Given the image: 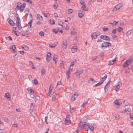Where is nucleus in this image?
<instances>
[{"label": "nucleus", "mask_w": 133, "mask_h": 133, "mask_svg": "<svg viewBox=\"0 0 133 133\" xmlns=\"http://www.w3.org/2000/svg\"><path fill=\"white\" fill-rule=\"evenodd\" d=\"M133 61V57H130L128 60H127L126 62L124 63L123 67H127L129 64H130Z\"/></svg>", "instance_id": "nucleus-3"}, {"label": "nucleus", "mask_w": 133, "mask_h": 133, "mask_svg": "<svg viewBox=\"0 0 133 133\" xmlns=\"http://www.w3.org/2000/svg\"><path fill=\"white\" fill-rule=\"evenodd\" d=\"M117 22L116 21H114L113 22V23H111L110 24L112 25H115L117 24Z\"/></svg>", "instance_id": "nucleus-50"}, {"label": "nucleus", "mask_w": 133, "mask_h": 133, "mask_svg": "<svg viewBox=\"0 0 133 133\" xmlns=\"http://www.w3.org/2000/svg\"><path fill=\"white\" fill-rule=\"evenodd\" d=\"M100 38L101 39L107 41H110V39L109 37L108 36L104 35H101L100 36Z\"/></svg>", "instance_id": "nucleus-8"}, {"label": "nucleus", "mask_w": 133, "mask_h": 133, "mask_svg": "<svg viewBox=\"0 0 133 133\" xmlns=\"http://www.w3.org/2000/svg\"><path fill=\"white\" fill-rule=\"evenodd\" d=\"M29 65L32 67V68L33 69H35V68L33 66L34 64L31 61L29 62Z\"/></svg>", "instance_id": "nucleus-34"}, {"label": "nucleus", "mask_w": 133, "mask_h": 133, "mask_svg": "<svg viewBox=\"0 0 133 133\" xmlns=\"http://www.w3.org/2000/svg\"><path fill=\"white\" fill-rule=\"evenodd\" d=\"M32 22V20H31L28 23V26L29 28H30L31 27Z\"/></svg>", "instance_id": "nucleus-25"}, {"label": "nucleus", "mask_w": 133, "mask_h": 133, "mask_svg": "<svg viewBox=\"0 0 133 133\" xmlns=\"http://www.w3.org/2000/svg\"><path fill=\"white\" fill-rule=\"evenodd\" d=\"M81 9L82 10L84 11H87L88 9V8L85 6V5H83L81 7Z\"/></svg>", "instance_id": "nucleus-23"}, {"label": "nucleus", "mask_w": 133, "mask_h": 133, "mask_svg": "<svg viewBox=\"0 0 133 133\" xmlns=\"http://www.w3.org/2000/svg\"><path fill=\"white\" fill-rule=\"evenodd\" d=\"M12 31L14 33V32H16V31H16V29L14 28V27H12Z\"/></svg>", "instance_id": "nucleus-53"}, {"label": "nucleus", "mask_w": 133, "mask_h": 133, "mask_svg": "<svg viewBox=\"0 0 133 133\" xmlns=\"http://www.w3.org/2000/svg\"><path fill=\"white\" fill-rule=\"evenodd\" d=\"M65 122V124L66 125H68L70 123V115H68L66 116Z\"/></svg>", "instance_id": "nucleus-9"}, {"label": "nucleus", "mask_w": 133, "mask_h": 133, "mask_svg": "<svg viewBox=\"0 0 133 133\" xmlns=\"http://www.w3.org/2000/svg\"><path fill=\"white\" fill-rule=\"evenodd\" d=\"M64 62L63 61H62L61 62L60 64V67L62 68H64Z\"/></svg>", "instance_id": "nucleus-31"}, {"label": "nucleus", "mask_w": 133, "mask_h": 133, "mask_svg": "<svg viewBox=\"0 0 133 133\" xmlns=\"http://www.w3.org/2000/svg\"><path fill=\"white\" fill-rule=\"evenodd\" d=\"M34 104L32 103H31V104L30 106V109L31 110H32L34 108Z\"/></svg>", "instance_id": "nucleus-37"}, {"label": "nucleus", "mask_w": 133, "mask_h": 133, "mask_svg": "<svg viewBox=\"0 0 133 133\" xmlns=\"http://www.w3.org/2000/svg\"><path fill=\"white\" fill-rule=\"evenodd\" d=\"M97 36L96 32L93 33L91 35V37L92 39L96 38Z\"/></svg>", "instance_id": "nucleus-19"}, {"label": "nucleus", "mask_w": 133, "mask_h": 133, "mask_svg": "<svg viewBox=\"0 0 133 133\" xmlns=\"http://www.w3.org/2000/svg\"><path fill=\"white\" fill-rule=\"evenodd\" d=\"M70 114H72L74 112L75 110V109L74 108H71L70 105Z\"/></svg>", "instance_id": "nucleus-24"}, {"label": "nucleus", "mask_w": 133, "mask_h": 133, "mask_svg": "<svg viewBox=\"0 0 133 133\" xmlns=\"http://www.w3.org/2000/svg\"><path fill=\"white\" fill-rule=\"evenodd\" d=\"M27 2L31 4H32L34 3V2L31 0H28V1Z\"/></svg>", "instance_id": "nucleus-54"}, {"label": "nucleus", "mask_w": 133, "mask_h": 133, "mask_svg": "<svg viewBox=\"0 0 133 133\" xmlns=\"http://www.w3.org/2000/svg\"><path fill=\"white\" fill-rule=\"evenodd\" d=\"M5 97L7 98H10L11 97V95L9 93H6L5 94Z\"/></svg>", "instance_id": "nucleus-29"}, {"label": "nucleus", "mask_w": 133, "mask_h": 133, "mask_svg": "<svg viewBox=\"0 0 133 133\" xmlns=\"http://www.w3.org/2000/svg\"><path fill=\"white\" fill-rule=\"evenodd\" d=\"M22 48L25 50H28L29 49L28 47L27 46H25L23 47H22Z\"/></svg>", "instance_id": "nucleus-51"}, {"label": "nucleus", "mask_w": 133, "mask_h": 133, "mask_svg": "<svg viewBox=\"0 0 133 133\" xmlns=\"http://www.w3.org/2000/svg\"><path fill=\"white\" fill-rule=\"evenodd\" d=\"M107 75L105 74L104 75V76L103 77H102V78H103V79H104V80H105V79H106L107 78Z\"/></svg>", "instance_id": "nucleus-63"}, {"label": "nucleus", "mask_w": 133, "mask_h": 133, "mask_svg": "<svg viewBox=\"0 0 133 133\" xmlns=\"http://www.w3.org/2000/svg\"><path fill=\"white\" fill-rule=\"evenodd\" d=\"M72 30L71 31V34L73 35H75L76 33V30L75 28H73Z\"/></svg>", "instance_id": "nucleus-26"}, {"label": "nucleus", "mask_w": 133, "mask_h": 133, "mask_svg": "<svg viewBox=\"0 0 133 133\" xmlns=\"http://www.w3.org/2000/svg\"><path fill=\"white\" fill-rule=\"evenodd\" d=\"M84 14V12L82 11L81 12H79L78 13V16L79 17L81 18L83 17Z\"/></svg>", "instance_id": "nucleus-21"}, {"label": "nucleus", "mask_w": 133, "mask_h": 133, "mask_svg": "<svg viewBox=\"0 0 133 133\" xmlns=\"http://www.w3.org/2000/svg\"><path fill=\"white\" fill-rule=\"evenodd\" d=\"M122 29H123L120 26H119L117 28V30L119 32H121Z\"/></svg>", "instance_id": "nucleus-48"}, {"label": "nucleus", "mask_w": 133, "mask_h": 133, "mask_svg": "<svg viewBox=\"0 0 133 133\" xmlns=\"http://www.w3.org/2000/svg\"><path fill=\"white\" fill-rule=\"evenodd\" d=\"M94 125L92 124H82V123L81 122L79 124L78 128H82L86 131H88L89 130L91 132H93L94 128Z\"/></svg>", "instance_id": "nucleus-1"}, {"label": "nucleus", "mask_w": 133, "mask_h": 133, "mask_svg": "<svg viewBox=\"0 0 133 133\" xmlns=\"http://www.w3.org/2000/svg\"><path fill=\"white\" fill-rule=\"evenodd\" d=\"M76 61V59H75L74 60V61L71 62V64H70V66L69 67H73V65H74V62H75Z\"/></svg>", "instance_id": "nucleus-32"}, {"label": "nucleus", "mask_w": 133, "mask_h": 133, "mask_svg": "<svg viewBox=\"0 0 133 133\" xmlns=\"http://www.w3.org/2000/svg\"><path fill=\"white\" fill-rule=\"evenodd\" d=\"M52 31L53 32H55V34H56L58 32L57 30L56 29H54Z\"/></svg>", "instance_id": "nucleus-59"}, {"label": "nucleus", "mask_w": 133, "mask_h": 133, "mask_svg": "<svg viewBox=\"0 0 133 133\" xmlns=\"http://www.w3.org/2000/svg\"><path fill=\"white\" fill-rule=\"evenodd\" d=\"M19 52L20 53V54H22L24 55V54H25V53L24 52V51L23 50L22 51H19Z\"/></svg>", "instance_id": "nucleus-57"}, {"label": "nucleus", "mask_w": 133, "mask_h": 133, "mask_svg": "<svg viewBox=\"0 0 133 133\" xmlns=\"http://www.w3.org/2000/svg\"><path fill=\"white\" fill-rule=\"evenodd\" d=\"M29 9L28 8H26L24 11L26 14H28L29 12Z\"/></svg>", "instance_id": "nucleus-30"}, {"label": "nucleus", "mask_w": 133, "mask_h": 133, "mask_svg": "<svg viewBox=\"0 0 133 133\" xmlns=\"http://www.w3.org/2000/svg\"><path fill=\"white\" fill-rule=\"evenodd\" d=\"M16 47L15 45H12V46L11 49L13 50V51H15V50L16 49Z\"/></svg>", "instance_id": "nucleus-49"}, {"label": "nucleus", "mask_w": 133, "mask_h": 133, "mask_svg": "<svg viewBox=\"0 0 133 133\" xmlns=\"http://www.w3.org/2000/svg\"><path fill=\"white\" fill-rule=\"evenodd\" d=\"M116 29H113L112 31V33L114 34H115L116 32Z\"/></svg>", "instance_id": "nucleus-60"}, {"label": "nucleus", "mask_w": 133, "mask_h": 133, "mask_svg": "<svg viewBox=\"0 0 133 133\" xmlns=\"http://www.w3.org/2000/svg\"><path fill=\"white\" fill-rule=\"evenodd\" d=\"M111 45V44L110 43L104 42L102 43L101 45V46L102 47V49H103V48L104 47L107 48L108 47L110 46Z\"/></svg>", "instance_id": "nucleus-5"}, {"label": "nucleus", "mask_w": 133, "mask_h": 133, "mask_svg": "<svg viewBox=\"0 0 133 133\" xmlns=\"http://www.w3.org/2000/svg\"><path fill=\"white\" fill-rule=\"evenodd\" d=\"M33 83L35 85H37L38 84V81L36 79H35L33 80Z\"/></svg>", "instance_id": "nucleus-35"}, {"label": "nucleus", "mask_w": 133, "mask_h": 133, "mask_svg": "<svg viewBox=\"0 0 133 133\" xmlns=\"http://www.w3.org/2000/svg\"><path fill=\"white\" fill-rule=\"evenodd\" d=\"M114 103L117 105H119L121 104L122 102L119 99H116L114 102Z\"/></svg>", "instance_id": "nucleus-16"}, {"label": "nucleus", "mask_w": 133, "mask_h": 133, "mask_svg": "<svg viewBox=\"0 0 133 133\" xmlns=\"http://www.w3.org/2000/svg\"><path fill=\"white\" fill-rule=\"evenodd\" d=\"M16 16V25L17 26L18 30H20L22 28L21 24L20 19L18 16Z\"/></svg>", "instance_id": "nucleus-2"}, {"label": "nucleus", "mask_w": 133, "mask_h": 133, "mask_svg": "<svg viewBox=\"0 0 133 133\" xmlns=\"http://www.w3.org/2000/svg\"><path fill=\"white\" fill-rule=\"evenodd\" d=\"M114 60H112V61H110L108 64L109 65H113L114 63Z\"/></svg>", "instance_id": "nucleus-33"}, {"label": "nucleus", "mask_w": 133, "mask_h": 133, "mask_svg": "<svg viewBox=\"0 0 133 133\" xmlns=\"http://www.w3.org/2000/svg\"><path fill=\"white\" fill-rule=\"evenodd\" d=\"M50 23L51 24H55V22L53 20H50L49 21Z\"/></svg>", "instance_id": "nucleus-47"}, {"label": "nucleus", "mask_w": 133, "mask_h": 133, "mask_svg": "<svg viewBox=\"0 0 133 133\" xmlns=\"http://www.w3.org/2000/svg\"><path fill=\"white\" fill-rule=\"evenodd\" d=\"M108 30V28H105L104 27L103 28V30L104 31H106L107 30Z\"/></svg>", "instance_id": "nucleus-64"}, {"label": "nucleus", "mask_w": 133, "mask_h": 133, "mask_svg": "<svg viewBox=\"0 0 133 133\" xmlns=\"http://www.w3.org/2000/svg\"><path fill=\"white\" fill-rule=\"evenodd\" d=\"M41 72L42 75L44 74L45 72V70L44 68L42 69L41 70Z\"/></svg>", "instance_id": "nucleus-38"}, {"label": "nucleus", "mask_w": 133, "mask_h": 133, "mask_svg": "<svg viewBox=\"0 0 133 133\" xmlns=\"http://www.w3.org/2000/svg\"><path fill=\"white\" fill-rule=\"evenodd\" d=\"M89 100V98H88L87 99V100L86 102L83 103V104L82 105V107H84V106L86 104H87V102H88V101Z\"/></svg>", "instance_id": "nucleus-46"}, {"label": "nucleus", "mask_w": 133, "mask_h": 133, "mask_svg": "<svg viewBox=\"0 0 133 133\" xmlns=\"http://www.w3.org/2000/svg\"><path fill=\"white\" fill-rule=\"evenodd\" d=\"M53 88V87H52L51 89H50V88L49 89V93L48 94V96H49V95L51 94V91H52V90Z\"/></svg>", "instance_id": "nucleus-42"}, {"label": "nucleus", "mask_w": 133, "mask_h": 133, "mask_svg": "<svg viewBox=\"0 0 133 133\" xmlns=\"http://www.w3.org/2000/svg\"><path fill=\"white\" fill-rule=\"evenodd\" d=\"M73 69V67H69L68 68L66 73V75L68 79H69L70 74V72L72 71Z\"/></svg>", "instance_id": "nucleus-6"}, {"label": "nucleus", "mask_w": 133, "mask_h": 133, "mask_svg": "<svg viewBox=\"0 0 133 133\" xmlns=\"http://www.w3.org/2000/svg\"><path fill=\"white\" fill-rule=\"evenodd\" d=\"M4 130L3 129H0V133H4Z\"/></svg>", "instance_id": "nucleus-61"}, {"label": "nucleus", "mask_w": 133, "mask_h": 133, "mask_svg": "<svg viewBox=\"0 0 133 133\" xmlns=\"http://www.w3.org/2000/svg\"><path fill=\"white\" fill-rule=\"evenodd\" d=\"M83 70H77L76 72V76L79 77V75L83 72Z\"/></svg>", "instance_id": "nucleus-11"}, {"label": "nucleus", "mask_w": 133, "mask_h": 133, "mask_svg": "<svg viewBox=\"0 0 133 133\" xmlns=\"http://www.w3.org/2000/svg\"><path fill=\"white\" fill-rule=\"evenodd\" d=\"M122 6V3H120L116 5L115 6V8L116 9V10H117L119 9Z\"/></svg>", "instance_id": "nucleus-20"}, {"label": "nucleus", "mask_w": 133, "mask_h": 133, "mask_svg": "<svg viewBox=\"0 0 133 133\" xmlns=\"http://www.w3.org/2000/svg\"><path fill=\"white\" fill-rule=\"evenodd\" d=\"M39 35L41 36H43L44 35V33L43 31H40L39 33Z\"/></svg>", "instance_id": "nucleus-45"}, {"label": "nucleus", "mask_w": 133, "mask_h": 133, "mask_svg": "<svg viewBox=\"0 0 133 133\" xmlns=\"http://www.w3.org/2000/svg\"><path fill=\"white\" fill-rule=\"evenodd\" d=\"M73 10L71 9H69L68 10V12L69 14H71L73 12Z\"/></svg>", "instance_id": "nucleus-39"}, {"label": "nucleus", "mask_w": 133, "mask_h": 133, "mask_svg": "<svg viewBox=\"0 0 133 133\" xmlns=\"http://www.w3.org/2000/svg\"><path fill=\"white\" fill-rule=\"evenodd\" d=\"M8 22L9 24L11 26H14L15 25V23L14 21L11 19L9 18L8 19Z\"/></svg>", "instance_id": "nucleus-12"}, {"label": "nucleus", "mask_w": 133, "mask_h": 133, "mask_svg": "<svg viewBox=\"0 0 133 133\" xmlns=\"http://www.w3.org/2000/svg\"><path fill=\"white\" fill-rule=\"evenodd\" d=\"M77 47L76 46H72L71 48L72 52L74 53L77 51Z\"/></svg>", "instance_id": "nucleus-14"}, {"label": "nucleus", "mask_w": 133, "mask_h": 133, "mask_svg": "<svg viewBox=\"0 0 133 133\" xmlns=\"http://www.w3.org/2000/svg\"><path fill=\"white\" fill-rule=\"evenodd\" d=\"M36 17L37 19L41 21H42L43 20L42 16L39 14H37Z\"/></svg>", "instance_id": "nucleus-17"}, {"label": "nucleus", "mask_w": 133, "mask_h": 133, "mask_svg": "<svg viewBox=\"0 0 133 133\" xmlns=\"http://www.w3.org/2000/svg\"><path fill=\"white\" fill-rule=\"evenodd\" d=\"M122 85V83L119 82H118L117 85L114 87L113 88L115 89V90L116 91H118L120 89V87H121Z\"/></svg>", "instance_id": "nucleus-7"}, {"label": "nucleus", "mask_w": 133, "mask_h": 133, "mask_svg": "<svg viewBox=\"0 0 133 133\" xmlns=\"http://www.w3.org/2000/svg\"><path fill=\"white\" fill-rule=\"evenodd\" d=\"M67 45V41L66 40H64L63 41V44H62V46L65 49H66Z\"/></svg>", "instance_id": "nucleus-18"}, {"label": "nucleus", "mask_w": 133, "mask_h": 133, "mask_svg": "<svg viewBox=\"0 0 133 133\" xmlns=\"http://www.w3.org/2000/svg\"><path fill=\"white\" fill-rule=\"evenodd\" d=\"M14 33L17 36L19 35V32L18 31H16V32H14Z\"/></svg>", "instance_id": "nucleus-62"}, {"label": "nucleus", "mask_w": 133, "mask_h": 133, "mask_svg": "<svg viewBox=\"0 0 133 133\" xmlns=\"http://www.w3.org/2000/svg\"><path fill=\"white\" fill-rule=\"evenodd\" d=\"M97 57H98L97 56H94L92 57V59L93 61H94L97 58Z\"/></svg>", "instance_id": "nucleus-56"}, {"label": "nucleus", "mask_w": 133, "mask_h": 133, "mask_svg": "<svg viewBox=\"0 0 133 133\" xmlns=\"http://www.w3.org/2000/svg\"><path fill=\"white\" fill-rule=\"evenodd\" d=\"M57 58L56 57V55L54 56L53 58V61H54L55 63V64H56V63L57 62Z\"/></svg>", "instance_id": "nucleus-28"}, {"label": "nucleus", "mask_w": 133, "mask_h": 133, "mask_svg": "<svg viewBox=\"0 0 133 133\" xmlns=\"http://www.w3.org/2000/svg\"><path fill=\"white\" fill-rule=\"evenodd\" d=\"M51 54L50 52L48 53L46 56V60L47 62H49L51 59Z\"/></svg>", "instance_id": "nucleus-10"}, {"label": "nucleus", "mask_w": 133, "mask_h": 133, "mask_svg": "<svg viewBox=\"0 0 133 133\" xmlns=\"http://www.w3.org/2000/svg\"><path fill=\"white\" fill-rule=\"evenodd\" d=\"M109 82H108L107 84L105 85V86L104 87V90L105 91V89L106 88H109Z\"/></svg>", "instance_id": "nucleus-41"}, {"label": "nucleus", "mask_w": 133, "mask_h": 133, "mask_svg": "<svg viewBox=\"0 0 133 133\" xmlns=\"http://www.w3.org/2000/svg\"><path fill=\"white\" fill-rule=\"evenodd\" d=\"M27 90L29 92V94L31 95H32L33 92V91H32V90L30 88H28L27 89Z\"/></svg>", "instance_id": "nucleus-27"}, {"label": "nucleus", "mask_w": 133, "mask_h": 133, "mask_svg": "<svg viewBox=\"0 0 133 133\" xmlns=\"http://www.w3.org/2000/svg\"><path fill=\"white\" fill-rule=\"evenodd\" d=\"M63 22L60 20H59L58 21V24L62 26H63Z\"/></svg>", "instance_id": "nucleus-36"}, {"label": "nucleus", "mask_w": 133, "mask_h": 133, "mask_svg": "<svg viewBox=\"0 0 133 133\" xmlns=\"http://www.w3.org/2000/svg\"><path fill=\"white\" fill-rule=\"evenodd\" d=\"M102 83V82H101L100 81L98 83L96 84L95 85V87H96L97 86H99L101 85Z\"/></svg>", "instance_id": "nucleus-40"}, {"label": "nucleus", "mask_w": 133, "mask_h": 133, "mask_svg": "<svg viewBox=\"0 0 133 133\" xmlns=\"http://www.w3.org/2000/svg\"><path fill=\"white\" fill-rule=\"evenodd\" d=\"M115 119H118L120 118L119 116L118 115H115Z\"/></svg>", "instance_id": "nucleus-44"}, {"label": "nucleus", "mask_w": 133, "mask_h": 133, "mask_svg": "<svg viewBox=\"0 0 133 133\" xmlns=\"http://www.w3.org/2000/svg\"><path fill=\"white\" fill-rule=\"evenodd\" d=\"M52 99L54 101H55L56 99V98L57 95V94L56 93V91H54L52 94Z\"/></svg>", "instance_id": "nucleus-22"}, {"label": "nucleus", "mask_w": 133, "mask_h": 133, "mask_svg": "<svg viewBox=\"0 0 133 133\" xmlns=\"http://www.w3.org/2000/svg\"><path fill=\"white\" fill-rule=\"evenodd\" d=\"M130 117L133 119V114L132 113H130L129 114Z\"/></svg>", "instance_id": "nucleus-55"}, {"label": "nucleus", "mask_w": 133, "mask_h": 133, "mask_svg": "<svg viewBox=\"0 0 133 133\" xmlns=\"http://www.w3.org/2000/svg\"><path fill=\"white\" fill-rule=\"evenodd\" d=\"M130 71V69L129 68H128L127 69L126 71H125V73L127 74H128L129 73Z\"/></svg>", "instance_id": "nucleus-58"}, {"label": "nucleus", "mask_w": 133, "mask_h": 133, "mask_svg": "<svg viewBox=\"0 0 133 133\" xmlns=\"http://www.w3.org/2000/svg\"><path fill=\"white\" fill-rule=\"evenodd\" d=\"M26 6L25 4L23 3L22 4L21 3L18 2L17 4V6L16 7V8L18 10L20 9L21 8H22L24 9Z\"/></svg>", "instance_id": "nucleus-4"}, {"label": "nucleus", "mask_w": 133, "mask_h": 133, "mask_svg": "<svg viewBox=\"0 0 133 133\" xmlns=\"http://www.w3.org/2000/svg\"><path fill=\"white\" fill-rule=\"evenodd\" d=\"M78 94L77 92H75L73 95L72 96V100L74 101L77 97L78 96Z\"/></svg>", "instance_id": "nucleus-15"}, {"label": "nucleus", "mask_w": 133, "mask_h": 133, "mask_svg": "<svg viewBox=\"0 0 133 133\" xmlns=\"http://www.w3.org/2000/svg\"><path fill=\"white\" fill-rule=\"evenodd\" d=\"M80 4H81L83 5H85V4L84 2H83L82 1H80Z\"/></svg>", "instance_id": "nucleus-52"}, {"label": "nucleus", "mask_w": 133, "mask_h": 133, "mask_svg": "<svg viewBox=\"0 0 133 133\" xmlns=\"http://www.w3.org/2000/svg\"><path fill=\"white\" fill-rule=\"evenodd\" d=\"M131 109L129 106L128 105H125V110L124 111L126 112H130Z\"/></svg>", "instance_id": "nucleus-13"}, {"label": "nucleus", "mask_w": 133, "mask_h": 133, "mask_svg": "<svg viewBox=\"0 0 133 133\" xmlns=\"http://www.w3.org/2000/svg\"><path fill=\"white\" fill-rule=\"evenodd\" d=\"M131 30H129L126 33V34L127 36H129L131 33Z\"/></svg>", "instance_id": "nucleus-43"}]
</instances>
